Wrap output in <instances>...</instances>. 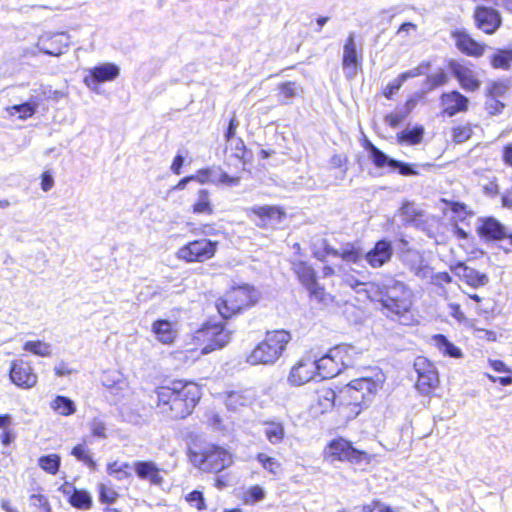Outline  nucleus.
I'll return each mask as SVG.
<instances>
[{
    "mask_svg": "<svg viewBox=\"0 0 512 512\" xmlns=\"http://www.w3.org/2000/svg\"><path fill=\"white\" fill-rule=\"evenodd\" d=\"M430 62H421L412 70L400 73L395 79L390 81L381 91L382 96L387 100H393L395 94L400 90L402 85L410 78L421 76L430 68Z\"/></svg>",
    "mask_w": 512,
    "mask_h": 512,
    "instance_id": "nucleus-23",
    "label": "nucleus"
},
{
    "mask_svg": "<svg viewBox=\"0 0 512 512\" xmlns=\"http://www.w3.org/2000/svg\"><path fill=\"white\" fill-rule=\"evenodd\" d=\"M478 234L485 240L497 241L508 238L504 226H478Z\"/></svg>",
    "mask_w": 512,
    "mask_h": 512,
    "instance_id": "nucleus-46",
    "label": "nucleus"
},
{
    "mask_svg": "<svg viewBox=\"0 0 512 512\" xmlns=\"http://www.w3.org/2000/svg\"><path fill=\"white\" fill-rule=\"evenodd\" d=\"M362 55L357 47L355 37L350 34L343 45L342 67L348 76L352 77L361 69Z\"/></svg>",
    "mask_w": 512,
    "mask_h": 512,
    "instance_id": "nucleus-21",
    "label": "nucleus"
},
{
    "mask_svg": "<svg viewBox=\"0 0 512 512\" xmlns=\"http://www.w3.org/2000/svg\"><path fill=\"white\" fill-rule=\"evenodd\" d=\"M152 332L156 339L165 345H170L177 338V329L173 322L166 319H157L152 323Z\"/></svg>",
    "mask_w": 512,
    "mask_h": 512,
    "instance_id": "nucleus-28",
    "label": "nucleus"
},
{
    "mask_svg": "<svg viewBox=\"0 0 512 512\" xmlns=\"http://www.w3.org/2000/svg\"><path fill=\"white\" fill-rule=\"evenodd\" d=\"M230 340V333L223 323L206 321L192 335V342L201 354H209L222 349Z\"/></svg>",
    "mask_w": 512,
    "mask_h": 512,
    "instance_id": "nucleus-7",
    "label": "nucleus"
},
{
    "mask_svg": "<svg viewBox=\"0 0 512 512\" xmlns=\"http://www.w3.org/2000/svg\"><path fill=\"white\" fill-rule=\"evenodd\" d=\"M118 75L119 68L117 65L104 63L89 69L88 73L83 78V82L87 87H92L99 83L113 81Z\"/></svg>",
    "mask_w": 512,
    "mask_h": 512,
    "instance_id": "nucleus-25",
    "label": "nucleus"
},
{
    "mask_svg": "<svg viewBox=\"0 0 512 512\" xmlns=\"http://www.w3.org/2000/svg\"><path fill=\"white\" fill-rule=\"evenodd\" d=\"M331 254L335 257L341 258L344 261L352 263H357L361 258L359 250L355 249L354 247L344 249L342 251L333 250Z\"/></svg>",
    "mask_w": 512,
    "mask_h": 512,
    "instance_id": "nucleus-56",
    "label": "nucleus"
},
{
    "mask_svg": "<svg viewBox=\"0 0 512 512\" xmlns=\"http://www.w3.org/2000/svg\"><path fill=\"white\" fill-rule=\"evenodd\" d=\"M259 300L258 291L251 285L243 284L231 287L216 301L219 315L229 320L253 307Z\"/></svg>",
    "mask_w": 512,
    "mask_h": 512,
    "instance_id": "nucleus-5",
    "label": "nucleus"
},
{
    "mask_svg": "<svg viewBox=\"0 0 512 512\" xmlns=\"http://www.w3.org/2000/svg\"><path fill=\"white\" fill-rule=\"evenodd\" d=\"M185 501L191 506L195 507L198 511L207 509V504L203 493L199 490H193L185 496Z\"/></svg>",
    "mask_w": 512,
    "mask_h": 512,
    "instance_id": "nucleus-54",
    "label": "nucleus"
},
{
    "mask_svg": "<svg viewBox=\"0 0 512 512\" xmlns=\"http://www.w3.org/2000/svg\"><path fill=\"white\" fill-rule=\"evenodd\" d=\"M230 149L232 151V155L240 161L241 167L239 171L233 175H230L227 172H222L219 175L218 183L232 187L239 185L242 178L241 174L247 171L246 166L250 162L252 154L241 137L236 138L233 140V143H230Z\"/></svg>",
    "mask_w": 512,
    "mask_h": 512,
    "instance_id": "nucleus-15",
    "label": "nucleus"
},
{
    "mask_svg": "<svg viewBox=\"0 0 512 512\" xmlns=\"http://www.w3.org/2000/svg\"><path fill=\"white\" fill-rule=\"evenodd\" d=\"M71 455H73L77 460L83 462L89 467L95 465L90 450L84 444L75 445L71 450Z\"/></svg>",
    "mask_w": 512,
    "mask_h": 512,
    "instance_id": "nucleus-52",
    "label": "nucleus"
},
{
    "mask_svg": "<svg viewBox=\"0 0 512 512\" xmlns=\"http://www.w3.org/2000/svg\"><path fill=\"white\" fill-rule=\"evenodd\" d=\"M292 271L305 289L311 284H315V281L318 280L317 273L314 268L305 261L298 260L293 262Z\"/></svg>",
    "mask_w": 512,
    "mask_h": 512,
    "instance_id": "nucleus-30",
    "label": "nucleus"
},
{
    "mask_svg": "<svg viewBox=\"0 0 512 512\" xmlns=\"http://www.w3.org/2000/svg\"><path fill=\"white\" fill-rule=\"evenodd\" d=\"M185 454L189 464L202 474L218 475L235 463V455L228 446L207 440H192Z\"/></svg>",
    "mask_w": 512,
    "mask_h": 512,
    "instance_id": "nucleus-3",
    "label": "nucleus"
},
{
    "mask_svg": "<svg viewBox=\"0 0 512 512\" xmlns=\"http://www.w3.org/2000/svg\"><path fill=\"white\" fill-rule=\"evenodd\" d=\"M472 20L475 28L485 35H494L503 24L500 11L482 4L476 5L473 8Z\"/></svg>",
    "mask_w": 512,
    "mask_h": 512,
    "instance_id": "nucleus-14",
    "label": "nucleus"
},
{
    "mask_svg": "<svg viewBox=\"0 0 512 512\" xmlns=\"http://www.w3.org/2000/svg\"><path fill=\"white\" fill-rule=\"evenodd\" d=\"M38 465L46 473L56 475L60 470L61 457L56 453L42 455L38 458Z\"/></svg>",
    "mask_w": 512,
    "mask_h": 512,
    "instance_id": "nucleus-45",
    "label": "nucleus"
},
{
    "mask_svg": "<svg viewBox=\"0 0 512 512\" xmlns=\"http://www.w3.org/2000/svg\"><path fill=\"white\" fill-rule=\"evenodd\" d=\"M11 110L19 113V118L22 120L28 119L35 114V105L29 102L13 105Z\"/></svg>",
    "mask_w": 512,
    "mask_h": 512,
    "instance_id": "nucleus-59",
    "label": "nucleus"
},
{
    "mask_svg": "<svg viewBox=\"0 0 512 512\" xmlns=\"http://www.w3.org/2000/svg\"><path fill=\"white\" fill-rule=\"evenodd\" d=\"M279 94L284 99L294 98L298 94V86L294 81H286L278 85Z\"/></svg>",
    "mask_w": 512,
    "mask_h": 512,
    "instance_id": "nucleus-58",
    "label": "nucleus"
},
{
    "mask_svg": "<svg viewBox=\"0 0 512 512\" xmlns=\"http://www.w3.org/2000/svg\"><path fill=\"white\" fill-rule=\"evenodd\" d=\"M381 302L387 310L396 316L405 315L412 305L410 292L399 284L386 287Z\"/></svg>",
    "mask_w": 512,
    "mask_h": 512,
    "instance_id": "nucleus-13",
    "label": "nucleus"
},
{
    "mask_svg": "<svg viewBox=\"0 0 512 512\" xmlns=\"http://www.w3.org/2000/svg\"><path fill=\"white\" fill-rule=\"evenodd\" d=\"M358 354L351 344H338L331 347L320 358H316L320 379H331L339 375L342 370L352 365Z\"/></svg>",
    "mask_w": 512,
    "mask_h": 512,
    "instance_id": "nucleus-6",
    "label": "nucleus"
},
{
    "mask_svg": "<svg viewBox=\"0 0 512 512\" xmlns=\"http://www.w3.org/2000/svg\"><path fill=\"white\" fill-rule=\"evenodd\" d=\"M399 215L405 224H419L424 217L423 211L414 202L403 203Z\"/></svg>",
    "mask_w": 512,
    "mask_h": 512,
    "instance_id": "nucleus-36",
    "label": "nucleus"
},
{
    "mask_svg": "<svg viewBox=\"0 0 512 512\" xmlns=\"http://www.w3.org/2000/svg\"><path fill=\"white\" fill-rule=\"evenodd\" d=\"M338 269L341 273V281L344 286L350 287L351 289H356L364 284L354 275L353 269H346L344 266H339Z\"/></svg>",
    "mask_w": 512,
    "mask_h": 512,
    "instance_id": "nucleus-53",
    "label": "nucleus"
},
{
    "mask_svg": "<svg viewBox=\"0 0 512 512\" xmlns=\"http://www.w3.org/2000/svg\"><path fill=\"white\" fill-rule=\"evenodd\" d=\"M450 270L466 285L477 289L484 287L489 283V277L486 273L479 272L464 262H456L450 265Z\"/></svg>",
    "mask_w": 512,
    "mask_h": 512,
    "instance_id": "nucleus-22",
    "label": "nucleus"
},
{
    "mask_svg": "<svg viewBox=\"0 0 512 512\" xmlns=\"http://www.w3.org/2000/svg\"><path fill=\"white\" fill-rule=\"evenodd\" d=\"M493 69L509 70L512 67V48H498L489 57Z\"/></svg>",
    "mask_w": 512,
    "mask_h": 512,
    "instance_id": "nucleus-34",
    "label": "nucleus"
},
{
    "mask_svg": "<svg viewBox=\"0 0 512 512\" xmlns=\"http://www.w3.org/2000/svg\"><path fill=\"white\" fill-rule=\"evenodd\" d=\"M509 89V80L507 79H495L487 83L484 91V97L491 98H502L506 95Z\"/></svg>",
    "mask_w": 512,
    "mask_h": 512,
    "instance_id": "nucleus-43",
    "label": "nucleus"
},
{
    "mask_svg": "<svg viewBox=\"0 0 512 512\" xmlns=\"http://www.w3.org/2000/svg\"><path fill=\"white\" fill-rule=\"evenodd\" d=\"M133 469L138 479L148 482L151 486L160 487L164 483L163 470L151 460L135 461Z\"/></svg>",
    "mask_w": 512,
    "mask_h": 512,
    "instance_id": "nucleus-24",
    "label": "nucleus"
},
{
    "mask_svg": "<svg viewBox=\"0 0 512 512\" xmlns=\"http://www.w3.org/2000/svg\"><path fill=\"white\" fill-rule=\"evenodd\" d=\"M264 435L269 443L277 445L285 439L286 431L284 424L279 421H265Z\"/></svg>",
    "mask_w": 512,
    "mask_h": 512,
    "instance_id": "nucleus-37",
    "label": "nucleus"
},
{
    "mask_svg": "<svg viewBox=\"0 0 512 512\" xmlns=\"http://www.w3.org/2000/svg\"><path fill=\"white\" fill-rule=\"evenodd\" d=\"M239 127V121L237 119L236 112H232V115L228 121L227 128L224 133V139L227 143H233V140H235L237 129Z\"/></svg>",
    "mask_w": 512,
    "mask_h": 512,
    "instance_id": "nucleus-57",
    "label": "nucleus"
},
{
    "mask_svg": "<svg viewBox=\"0 0 512 512\" xmlns=\"http://www.w3.org/2000/svg\"><path fill=\"white\" fill-rule=\"evenodd\" d=\"M448 81L449 77L447 73L443 69H440L436 73L428 75L425 79V84L429 90H434L446 85Z\"/></svg>",
    "mask_w": 512,
    "mask_h": 512,
    "instance_id": "nucleus-51",
    "label": "nucleus"
},
{
    "mask_svg": "<svg viewBox=\"0 0 512 512\" xmlns=\"http://www.w3.org/2000/svg\"><path fill=\"white\" fill-rule=\"evenodd\" d=\"M69 504L79 510H89L93 506V500L90 493L85 489L73 487L68 497Z\"/></svg>",
    "mask_w": 512,
    "mask_h": 512,
    "instance_id": "nucleus-38",
    "label": "nucleus"
},
{
    "mask_svg": "<svg viewBox=\"0 0 512 512\" xmlns=\"http://www.w3.org/2000/svg\"><path fill=\"white\" fill-rule=\"evenodd\" d=\"M348 162L349 158L345 154H334L329 160L332 169H340L343 173L348 170Z\"/></svg>",
    "mask_w": 512,
    "mask_h": 512,
    "instance_id": "nucleus-60",
    "label": "nucleus"
},
{
    "mask_svg": "<svg viewBox=\"0 0 512 512\" xmlns=\"http://www.w3.org/2000/svg\"><path fill=\"white\" fill-rule=\"evenodd\" d=\"M91 435L96 438H105V425L102 422H93L91 425Z\"/></svg>",
    "mask_w": 512,
    "mask_h": 512,
    "instance_id": "nucleus-63",
    "label": "nucleus"
},
{
    "mask_svg": "<svg viewBox=\"0 0 512 512\" xmlns=\"http://www.w3.org/2000/svg\"><path fill=\"white\" fill-rule=\"evenodd\" d=\"M439 113L445 118H453L458 114H465L471 106L470 99L457 89L444 91L439 95Z\"/></svg>",
    "mask_w": 512,
    "mask_h": 512,
    "instance_id": "nucleus-12",
    "label": "nucleus"
},
{
    "mask_svg": "<svg viewBox=\"0 0 512 512\" xmlns=\"http://www.w3.org/2000/svg\"><path fill=\"white\" fill-rule=\"evenodd\" d=\"M197 195L198 199L192 205V212L194 214L212 215L214 208L208 190L201 189L198 191Z\"/></svg>",
    "mask_w": 512,
    "mask_h": 512,
    "instance_id": "nucleus-41",
    "label": "nucleus"
},
{
    "mask_svg": "<svg viewBox=\"0 0 512 512\" xmlns=\"http://www.w3.org/2000/svg\"><path fill=\"white\" fill-rule=\"evenodd\" d=\"M154 409L167 421L181 422L190 418L201 403L202 385L191 378L164 377L153 389Z\"/></svg>",
    "mask_w": 512,
    "mask_h": 512,
    "instance_id": "nucleus-1",
    "label": "nucleus"
},
{
    "mask_svg": "<svg viewBox=\"0 0 512 512\" xmlns=\"http://www.w3.org/2000/svg\"><path fill=\"white\" fill-rule=\"evenodd\" d=\"M476 124L470 122L458 123L451 127L450 137L454 144H462L469 141L474 135Z\"/></svg>",
    "mask_w": 512,
    "mask_h": 512,
    "instance_id": "nucleus-35",
    "label": "nucleus"
},
{
    "mask_svg": "<svg viewBox=\"0 0 512 512\" xmlns=\"http://www.w3.org/2000/svg\"><path fill=\"white\" fill-rule=\"evenodd\" d=\"M450 310V315L459 323H463L467 321L465 313L463 312L461 305L458 303H450L448 305Z\"/></svg>",
    "mask_w": 512,
    "mask_h": 512,
    "instance_id": "nucleus-61",
    "label": "nucleus"
},
{
    "mask_svg": "<svg viewBox=\"0 0 512 512\" xmlns=\"http://www.w3.org/2000/svg\"><path fill=\"white\" fill-rule=\"evenodd\" d=\"M392 254L391 243L386 240H379L366 253L365 259L372 268H380L391 259Z\"/></svg>",
    "mask_w": 512,
    "mask_h": 512,
    "instance_id": "nucleus-26",
    "label": "nucleus"
},
{
    "mask_svg": "<svg viewBox=\"0 0 512 512\" xmlns=\"http://www.w3.org/2000/svg\"><path fill=\"white\" fill-rule=\"evenodd\" d=\"M320 379L316 357L310 353L302 355L290 368L287 381L293 387H300Z\"/></svg>",
    "mask_w": 512,
    "mask_h": 512,
    "instance_id": "nucleus-10",
    "label": "nucleus"
},
{
    "mask_svg": "<svg viewBox=\"0 0 512 512\" xmlns=\"http://www.w3.org/2000/svg\"><path fill=\"white\" fill-rule=\"evenodd\" d=\"M337 408V392L327 386H322L314 391L309 404V412L313 417H319Z\"/></svg>",
    "mask_w": 512,
    "mask_h": 512,
    "instance_id": "nucleus-19",
    "label": "nucleus"
},
{
    "mask_svg": "<svg viewBox=\"0 0 512 512\" xmlns=\"http://www.w3.org/2000/svg\"><path fill=\"white\" fill-rule=\"evenodd\" d=\"M364 149L369 153V158L372 164L382 169L390 167L392 169H398L399 173L404 176L416 175L417 171L409 163L401 162L399 160L389 158L382 150L375 146L371 141L366 140L363 144Z\"/></svg>",
    "mask_w": 512,
    "mask_h": 512,
    "instance_id": "nucleus-17",
    "label": "nucleus"
},
{
    "mask_svg": "<svg viewBox=\"0 0 512 512\" xmlns=\"http://www.w3.org/2000/svg\"><path fill=\"white\" fill-rule=\"evenodd\" d=\"M256 460L264 470L273 475H276L281 468V463L276 458L265 453H258L256 455Z\"/></svg>",
    "mask_w": 512,
    "mask_h": 512,
    "instance_id": "nucleus-50",
    "label": "nucleus"
},
{
    "mask_svg": "<svg viewBox=\"0 0 512 512\" xmlns=\"http://www.w3.org/2000/svg\"><path fill=\"white\" fill-rule=\"evenodd\" d=\"M484 98H485L484 109L489 115L497 116V115H500L504 111L506 104L504 102H502L500 99L491 98V97H484Z\"/></svg>",
    "mask_w": 512,
    "mask_h": 512,
    "instance_id": "nucleus-55",
    "label": "nucleus"
},
{
    "mask_svg": "<svg viewBox=\"0 0 512 512\" xmlns=\"http://www.w3.org/2000/svg\"><path fill=\"white\" fill-rule=\"evenodd\" d=\"M418 98L408 97L402 104L397 105V110L387 113L384 117L386 124L391 128L398 127L416 108Z\"/></svg>",
    "mask_w": 512,
    "mask_h": 512,
    "instance_id": "nucleus-27",
    "label": "nucleus"
},
{
    "mask_svg": "<svg viewBox=\"0 0 512 512\" xmlns=\"http://www.w3.org/2000/svg\"><path fill=\"white\" fill-rule=\"evenodd\" d=\"M98 500L102 505H113L120 498L119 492L111 482L98 483Z\"/></svg>",
    "mask_w": 512,
    "mask_h": 512,
    "instance_id": "nucleus-39",
    "label": "nucleus"
},
{
    "mask_svg": "<svg viewBox=\"0 0 512 512\" xmlns=\"http://www.w3.org/2000/svg\"><path fill=\"white\" fill-rule=\"evenodd\" d=\"M306 290L310 300L321 304H328L334 301V296L327 292L325 287L321 285L318 280L315 281V284L308 286Z\"/></svg>",
    "mask_w": 512,
    "mask_h": 512,
    "instance_id": "nucleus-44",
    "label": "nucleus"
},
{
    "mask_svg": "<svg viewBox=\"0 0 512 512\" xmlns=\"http://www.w3.org/2000/svg\"><path fill=\"white\" fill-rule=\"evenodd\" d=\"M323 458L331 462H348L351 464H370L373 456L357 449L353 443L343 437L331 439L323 449Z\"/></svg>",
    "mask_w": 512,
    "mask_h": 512,
    "instance_id": "nucleus-8",
    "label": "nucleus"
},
{
    "mask_svg": "<svg viewBox=\"0 0 512 512\" xmlns=\"http://www.w3.org/2000/svg\"><path fill=\"white\" fill-rule=\"evenodd\" d=\"M265 498V491L264 489L258 485H252L249 488H247L241 497V501L245 505H253L257 502L262 501Z\"/></svg>",
    "mask_w": 512,
    "mask_h": 512,
    "instance_id": "nucleus-49",
    "label": "nucleus"
},
{
    "mask_svg": "<svg viewBox=\"0 0 512 512\" xmlns=\"http://www.w3.org/2000/svg\"><path fill=\"white\" fill-rule=\"evenodd\" d=\"M51 409L61 416H70L76 412L74 402L68 397L57 395L50 403Z\"/></svg>",
    "mask_w": 512,
    "mask_h": 512,
    "instance_id": "nucleus-42",
    "label": "nucleus"
},
{
    "mask_svg": "<svg viewBox=\"0 0 512 512\" xmlns=\"http://www.w3.org/2000/svg\"><path fill=\"white\" fill-rule=\"evenodd\" d=\"M291 341V334L284 329L267 331L247 354L246 362L252 366L274 365L285 353Z\"/></svg>",
    "mask_w": 512,
    "mask_h": 512,
    "instance_id": "nucleus-4",
    "label": "nucleus"
},
{
    "mask_svg": "<svg viewBox=\"0 0 512 512\" xmlns=\"http://www.w3.org/2000/svg\"><path fill=\"white\" fill-rule=\"evenodd\" d=\"M219 243L207 238L189 241L176 251V258L185 263H204L212 259Z\"/></svg>",
    "mask_w": 512,
    "mask_h": 512,
    "instance_id": "nucleus-9",
    "label": "nucleus"
},
{
    "mask_svg": "<svg viewBox=\"0 0 512 512\" xmlns=\"http://www.w3.org/2000/svg\"><path fill=\"white\" fill-rule=\"evenodd\" d=\"M23 350L41 357H47L51 354L50 345L41 340L26 341L23 344Z\"/></svg>",
    "mask_w": 512,
    "mask_h": 512,
    "instance_id": "nucleus-48",
    "label": "nucleus"
},
{
    "mask_svg": "<svg viewBox=\"0 0 512 512\" xmlns=\"http://www.w3.org/2000/svg\"><path fill=\"white\" fill-rule=\"evenodd\" d=\"M448 68L464 91L474 93L480 89L481 80L477 73L467 64L450 60L448 62Z\"/></svg>",
    "mask_w": 512,
    "mask_h": 512,
    "instance_id": "nucleus-20",
    "label": "nucleus"
},
{
    "mask_svg": "<svg viewBox=\"0 0 512 512\" xmlns=\"http://www.w3.org/2000/svg\"><path fill=\"white\" fill-rule=\"evenodd\" d=\"M502 160L505 165L512 167V143H508L503 146Z\"/></svg>",
    "mask_w": 512,
    "mask_h": 512,
    "instance_id": "nucleus-64",
    "label": "nucleus"
},
{
    "mask_svg": "<svg viewBox=\"0 0 512 512\" xmlns=\"http://www.w3.org/2000/svg\"><path fill=\"white\" fill-rule=\"evenodd\" d=\"M40 179H41L40 186L43 191L47 192L53 187L54 179L48 171L43 172L40 176Z\"/></svg>",
    "mask_w": 512,
    "mask_h": 512,
    "instance_id": "nucleus-62",
    "label": "nucleus"
},
{
    "mask_svg": "<svg viewBox=\"0 0 512 512\" xmlns=\"http://www.w3.org/2000/svg\"><path fill=\"white\" fill-rule=\"evenodd\" d=\"M254 394L250 389L227 391L224 394V404L229 410L236 411L251 404Z\"/></svg>",
    "mask_w": 512,
    "mask_h": 512,
    "instance_id": "nucleus-29",
    "label": "nucleus"
},
{
    "mask_svg": "<svg viewBox=\"0 0 512 512\" xmlns=\"http://www.w3.org/2000/svg\"><path fill=\"white\" fill-rule=\"evenodd\" d=\"M413 367L417 373L415 387L420 393L429 395L438 388L440 378L434 363L425 356H417Z\"/></svg>",
    "mask_w": 512,
    "mask_h": 512,
    "instance_id": "nucleus-11",
    "label": "nucleus"
},
{
    "mask_svg": "<svg viewBox=\"0 0 512 512\" xmlns=\"http://www.w3.org/2000/svg\"><path fill=\"white\" fill-rule=\"evenodd\" d=\"M441 202L446 206L444 213H450L453 221L463 222L474 215V212L469 207L458 201H452L448 199H441Z\"/></svg>",
    "mask_w": 512,
    "mask_h": 512,
    "instance_id": "nucleus-31",
    "label": "nucleus"
},
{
    "mask_svg": "<svg viewBox=\"0 0 512 512\" xmlns=\"http://www.w3.org/2000/svg\"><path fill=\"white\" fill-rule=\"evenodd\" d=\"M424 127L416 125L411 129H404L396 134V140L400 145H418L424 138Z\"/></svg>",
    "mask_w": 512,
    "mask_h": 512,
    "instance_id": "nucleus-33",
    "label": "nucleus"
},
{
    "mask_svg": "<svg viewBox=\"0 0 512 512\" xmlns=\"http://www.w3.org/2000/svg\"><path fill=\"white\" fill-rule=\"evenodd\" d=\"M450 36L454 40L455 47L465 56L480 58L487 51L488 46L485 43L476 40L464 29H454Z\"/></svg>",
    "mask_w": 512,
    "mask_h": 512,
    "instance_id": "nucleus-18",
    "label": "nucleus"
},
{
    "mask_svg": "<svg viewBox=\"0 0 512 512\" xmlns=\"http://www.w3.org/2000/svg\"><path fill=\"white\" fill-rule=\"evenodd\" d=\"M384 374L371 369V374L350 380L337 391V412L345 421L354 420L372 403L383 388Z\"/></svg>",
    "mask_w": 512,
    "mask_h": 512,
    "instance_id": "nucleus-2",
    "label": "nucleus"
},
{
    "mask_svg": "<svg viewBox=\"0 0 512 512\" xmlns=\"http://www.w3.org/2000/svg\"><path fill=\"white\" fill-rule=\"evenodd\" d=\"M433 341L437 349L445 356L452 358H460L462 356L461 349L450 342L443 334L433 336Z\"/></svg>",
    "mask_w": 512,
    "mask_h": 512,
    "instance_id": "nucleus-40",
    "label": "nucleus"
},
{
    "mask_svg": "<svg viewBox=\"0 0 512 512\" xmlns=\"http://www.w3.org/2000/svg\"><path fill=\"white\" fill-rule=\"evenodd\" d=\"M9 379L18 388L28 390L36 386L38 375L30 361L19 358L11 361Z\"/></svg>",
    "mask_w": 512,
    "mask_h": 512,
    "instance_id": "nucleus-16",
    "label": "nucleus"
},
{
    "mask_svg": "<svg viewBox=\"0 0 512 512\" xmlns=\"http://www.w3.org/2000/svg\"><path fill=\"white\" fill-rule=\"evenodd\" d=\"M133 468L128 462L120 463L113 461L107 464V473L114 476L117 480H123L131 476L130 470Z\"/></svg>",
    "mask_w": 512,
    "mask_h": 512,
    "instance_id": "nucleus-47",
    "label": "nucleus"
},
{
    "mask_svg": "<svg viewBox=\"0 0 512 512\" xmlns=\"http://www.w3.org/2000/svg\"><path fill=\"white\" fill-rule=\"evenodd\" d=\"M249 212L256 215L261 221L280 222L286 215L284 209L276 205L255 206Z\"/></svg>",
    "mask_w": 512,
    "mask_h": 512,
    "instance_id": "nucleus-32",
    "label": "nucleus"
}]
</instances>
